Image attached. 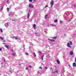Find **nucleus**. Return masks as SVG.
Segmentation results:
<instances>
[{
  "label": "nucleus",
  "instance_id": "f257e3e1",
  "mask_svg": "<svg viewBox=\"0 0 76 76\" xmlns=\"http://www.w3.org/2000/svg\"><path fill=\"white\" fill-rule=\"evenodd\" d=\"M67 47H69V48H72V46H70V43H69V42H68L67 45Z\"/></svg>",
  "mask_w": 76,
  "mask_h": 76
},
{
  "label": "nucleus",
  "instance_id": "f03ea898",
  "mask_svg": "<svg viewBox=\"0 0 76 76\" xmlns=\"http://www.w3.org/2000/svg\"><path fill=\"white\" fill-rule=\"evenodd\" d=\"M50 4H51V7H52L53 6V4H54V2L53 1V0L51 1Z\"/></svg>",
  "mask_w": 76,
  "mask_h": 76
},
{
  "label": "nucleus",
  "instance_id": "7ed1b4c3",
  "mask_svg": "<svg viewBox=\"0 0 76 76\" xmlns=\"http://www.w3.org/2000/svg\"><path fill=\"white\" fill-rule=\"evenodd\" d=\"M73 66L74 67H76V63H74L73 64Z\"/></svg>",
  "mask_w": 76,
  "mask_h": 76
},
{
  "label": "nucleus",
  "instance_id": "20e7f679",
  "mask_svg": "<svg viewBox=\"0 0 76 76\" xmlns=\"http://www.w3.org/2000/svg\"><path fill=\"white\" fill-rule=\"evenodd\" d=\"M33 27L34 28V29H35V27H36V25L34 24L33 25Z\"/></svg>",
  "mask_w": 76,
  "mask_h": 76
},
{
  "label": "nucleus",
  "instance_id": "39448f33",
  "mask_svg": "<svg viewBox=\"0 0 76 76\" xmlns=\"http://www.w3.org/2000/svg\"><path fill=\"white\" fill-rule=\"evenodd\" d=\"M70 55H73V52L71 51L70 52Z\"/></svg>",
  "mask_w": 76,
  "mask_h": 76
},
{
  "label": "nucleus",
  "instance_id": "423d86ee",
  "mask_svg": "<svg viewBox=\"0 0 76 76\" xmlns=\"http://www.w3.org/2000/svg\"><path fill=\"white\" fill-rule=\"evenodd\" d=\"M5 47L9 49V47L8 46H7V45H4Z\"/></svg>",
  "mask_w": 76,
  "mask_h": 76
},
{
  "label": "nucleus",
  "instance_id": "0eeeda50",
  "mask_svg": "<svg viewBox=\"0 0 76 76\" xmlns=\"http://www.w3.org/2000/svg\"><path fill=\"white\" fill-rule=\"evenodd\" d=\"M13 38H15V39H19L18 37H13Z\"/></svg>",
  "mask_w": 76,
  "mask_h": 76
},
{
  "label": "nucleus",
  "instance_id": "6e6552de",
  "mask_svg": "<svg viewBox=\"0 0 76 76\" xmlns=\"http://www.w3.org/2000/svg\"><path fill=\"white\" fill-rule=\"evenodd\" d=\"M48 15H45V19H47V16H48Z\"/></svg>",
  "mask_w": 76,
  "mask_h": 76
},
{
  "label": "nucleus",
  "instance_id": "1a4fd4ad",
  "mask_svg": "<svg viewBox=\"0 0 76 76\" xmlns=\"http://www.w3.org/2000/svg\"><path fill=\"white\" fill-rule=\"evenodd\" d=\"M56 61L58 64H60V61H58V60H56Z\"/></svg>",
  "mask_w": 76,
  "mask_h": 76
},
{
  "label": "nucleus",
  "instance_id": "9d476101",
  "mask_svg": "<svg viewBox=\"0 0 76 76\" xmlns=\"http://www.w3.org/2000/svg\"><path fill=\"white\" fill-rule=\"evenodd\" d=\"M29 18V13H28L27 18L28 19Z\"/></svg>",
  "mask_w": 76,
  "mask_h": 76
},
{
  "label": "nucleus",
  "instance_id": "9b49d317",
  "mask_svg": "<svg viewBox=\"0 0 76 76\" xmlns=\"http://www.w3.org/2000/svg\"><path fill=\"white\" fill-rule=\"evenodd\" d=\"M69 43L70 44V45H72L73 43H72V42L70 41L69 42Z\"/></svg>",
  "mask_w": 76,
  "mask_h": 76
},
{
  "label": "nucleus",
  "instance_id": "f8f14e48",
  "mask_svg": "<svg viewBox=\"0 0 76 76\" xmlns=\"http://www.w3.org/2000/svg\"><path fill=\"white\" fill-rule=\"evenodd\" d=\"M12 55H13V56H15V53H12Z\"/></svg>",
  "mask_w": 76,
  "mask_h": 76
},
{
  "label": "nucleus",
  "instance_id": "ddd939ff",
  "mask_svg": "<svg viewBox=\"0 0 76 76\" xmlns=\"http://www.w3.org/2000/svg\"><path fill=\"white\" fill-rule=\"evenodd\" d=\"M25 54L27 56H29V54H28V53H25Z\"/></svg>",
  "mask_w": 76,
  "mask_h": 76
},
{
  "label": "nucleus",
  "instance_id": "4468645a",
  "mask_svg": "<svg viewBox=\"0 0 76 76\" xmlns=\"http://www.w3.org/2000/svg\"><path fill=\"white\" fill-rule=\"evenodd\" d=\"M57 38V37H53L52 38V39H56Z\"/></svg>",
  "mask_w": 76,
  "mask_h": 76
},
{
  "label": "nucleus",
  "instance_id": "2eb2a0df",
  "mask_svg": "<svg viewBox=\"0 0 76 76\" xmlns=\"http://www.w3.org/2000/svg\"><path fill=\"white\" fill-rule=\"evenodd\" d=\"M32 5V4H30L29 5V7H31V6L32 5Z\"/></svg>",
  "mask_w": 76,
  "mask_h": 76
},
{
  "label": "nucleus",
  "instance_id": "dca6fc26",
  "mask_svg": "<svg viewBox=\"0 0 76 76\" xmlns=\"http://www.w3.org/2000/svg\"><path fill=\"white\" fill-rule=\"evenodd\" d=\"M51 41H52V42H54V41H55V40L54 39H51Z\"/></svg>",
  "mask_w": 76,
  "mask_h": 76
},
{
  "label": "nucleus",
  "instance_id": "f3484780",
  "mask_svg": "<svg viewBox=\"0 0 76 76\" xmlns=\"http://www.w3.org/2000/svg\"><path fill=\"white\" fill-rule=\"evenodd\" d=\"M55 73H58V71L57 70H55Z\"/></svg>",
  "mask_w": 76,
  "mask_h": 76
},
{
  "label": "nucleus",
  "instance_id": "a211bd4d",
  "mask_svg": "<svg viewBox=\"0 0 76 76\" xmlns=\"http://www.w3.org/2000/svg\"><path fill=\"white\" fill-rule=\"evenodd\" d=\"M55 22H57V20H54Z\"/></svg>",
  "mask_w": 76,
  "mask_h": 76
},
{
  "label": "nucleus",
  "instance_id": "6ab92c4d",
  "mask_svg": "<svg viewBox=\"0 0 76 76\" xmlns=\"http://www.w3.org/2000/svg\"><path fill=\"white\" fill-rule=\"evenodd\" d=\"M33 0H29V2H32V1Z\"/></svg>",
  "mask_w": 76,
  "mask_h": 76
},
{
  "label": "nucleus",
  "instance_id": "aec40b11",
  "mask_svg": "<svg viewBox=\"0 0 76 76\" xmlns=\"http://www.w3.org/2000/svg\"><path fill=\"white\" fill-rule=\"evenodd\" d=\"M0 38H1V39H2V40H3V39H3V38H2L1 37H0Z\"/></svg>",
  "mask_w": 76,
  "mask_h": 76
},
{
  "label": "nucleus",
  "instance_id": "412c9836",
  "mask_svg": "<svg viewBox=\"0 0 76 76\" xmlns=\"http://www.w3.org/2000/svg\"><path fill=\"white\" fill-rule=\"evenodd\" d=\"M7 10L8 11H9V8H7Z\"/></svg>",
  "mask_w": 76,
  "mask_h": 76
},
{
  "label": "nucleus",
  "instance_id": "4be33fe9",
  "mask_svg": "<svg viewBox=\"0 0 76 76\" xmlns=\"http://www.w3.org/2000/svg\"><path fill=\"white\" fill-rule=\"evenodd\" d=\"M39 69H42V67H40L39 68Z\"/></svg>",
  "mask_w": 76,
  "mask_h": 76
},
{
  "label": "nucleus",
  "instance_id": "5701e85b",
  "mask_svg": "<svg viewBox=\"0 0 76 76\" xmlns=\"http://www.w3.org/2000/svg\"><path fill=\"white\" fill-rule=\"evenodd\" d=\"M28 67H26V70H28Z\"/></svg>",
  "mask_w": 76,
  "mask_h": 76
},
{
  "label": "nucleus",
  "instance_id": "b1692460",
  "mask_svg": "<svg viewBox=\"0 0 76 76\" xmlns=\"http://www.w3.org/2000/svg\"><path fill=\"white\" fill-rule=\"evenodd\" d=\"M38 52L39 53H40V54H41V53H42L40 51H38Z\"/></svg>",
  "mask_w": 76,
  "mask_h": 76
},
{
  "label": "nucleus",
  "instance_id": "393cba45",
  "mask_svg": "<svg viewBox=\"0 0 76 76\" xmlns=\"http://www.w3.org/2000/svg\"><path fill=\"white\" fill-rule=\"evenodd\" d=\"M29 67L30 68H31L32 67V66L31 65L29 66Z\"/></svg>",
  "mask_w": 76,
  "mask_h": 76
},
{
  "label": "nucleus",
  "instance_id": "a878e982",
  "mask_svg": "<svg viewBox=\"0 0 76 76\" xmlns=\"http://www.w3.org/2000/svg\"><path fill=\"white\" fill-rule=\"evenodd\" d=\"M3 7H2V8H1V11L3 10Z\"/></svg>",
  "mask_w": 76,
  "mask_h": 76
},
{
  "label": "nucleus",
  "instance_id": "bb28decb",
  "mask_svg": "<svg viewBox=\"0 0 76 76\" xmlns=\"http://www.w3.org/2000/svg\"><path fill=\"white\" fill-rule=\"evenodd\" d=\"M45 69H48V67H45Z\"/></svg>",
  "mask_w": 76,
  "mask_h": 76
},
{
  "label": "nucleus",
  "instance_id": "cd10ccee",
  "mask_svg": "<svg viewBox=\"0 0 76 76\" xmlns=\"http://www.w3.org/2000/svg\"><path fill=\"white\" fill-rule=\"evenodd\" d=\"M31 8H33V7H34V6L31 5Z\"/></svg>",
  "mask_w": 76,
  "mask_h": 76
},
{
  "label": "nucleus",
  "instance_id": "c85d7f7f",
  "mask_svg": "<svg viewBox=\"0 0 76 76\" xmlns=\"http://www.w3.org/2000/svg\"><path fill=\"white\" fill-rule=\"evenodd\" d=\"M1 31L2 32H3V30H2V29H1Z\"/></svg>",
  "mask_w": 76,
  "mask_h": 76
},
{
  "label": "nucleus",
  "instance_id": "c756f323",
  "mask_svg": "<svg viewBox=\"0 0 76 76\" xmlns=\"http://www.w3.org/2000/svg\"><path fill=\"white\" fill-rule=\"evenodd\" d=\"M41 59H42V60H43V57H42V56Z\"/></svg>",
  "mask_w": 76,
  "mask_h": 76
},
{
  "label": "nucleus",
  "instance_id": "7c9ffc66",
  "mask_svg": "<svg viewBox=\"0 0 76 76\" xmlns=\"http://www.w3.org/2000/svg\"><path fill=\"white\" fill-rule=\"evenodd\" d=\"M50 69L51 70H52V69H53V68H52V67H50Z\"/></svg>",
  "mask_w": 76,
  "mask_h": 76
},
{
  "label": "nucleus",
  "instance_id": "2f4dec72",
  "mask_svg": "<svg viewBox=\"0 0 76 76\" xmlns=\"http://www.w3.org/2000/svg\"><path fill=\"white\" fill-rule=\"evenodd\" d=\"M52 73H53V74H55V73H56V72H52Z\"/></svg>",
  "mask_w": 76,
  "mask_h": 76
},
{
  "label": "nucleus",
  "instance_id": "473e14b6",
  "mask_svg": "<svg viewBox=\"0 0 76 76\" xmlns=\"http://www.w3.org/2000/svg\"><path fill=\"white\" fill-rule=\"evenodd\" d=\"M4 60L5 62H6V61L5 60V59L4 58Z\"/></svg>",
  "mask_w": 76,
  "mask_h": 76
},
{
  "label": "nucleus",
  "instance_id": "72a5a7b5",
  "mask_svg": "<svg viewBox=\"0 0 76 76\" xmlns=\"http://www.w3.org/2000/svg\"><path fill=\"white\" fill-rule=\"evenodd\" d=\"M3 44H4V45H6V43H3Z\"/></svg>",
  "mask_w": 76,
  "mask_h": 76
},
{
  "label": "nucleus",
  "instance_id": "f704fd0d",
  "mask_svg": "<svg viewBox=\"0 0 76 76\" xmlns=\"http://www.w3.org/2000/svg\"><path fill=\"white\" fill-rule=\"evenodd\" d=\"M74 7H75V8H76V5H74Z\"/></svg>",
  "mask_w": 76,
  "mask_h": 76
},
{
  "label": "nucleus",
  "instance_id": "c9c22d12",
  "mask_svg": "<svg viewBox=\"0 0 76 76\" xmlns=\"http://www.w3.org/2000/svg\"><path fill=\"white\" fill-rule=\"evenodd\" d=\"M34 56L35 57H36V54H35V53H34Z\"/></svg>",
  "mask_w": 76,
  "mask_h": 76
},
{
  "label": "nucleus",
  "instance_id": "e433bc0d",
  "mask_svg": "<svg viewBox=\"0 0 76 76\" xmlns=\"http://www.w3.org/2000/svg\"><path fill=\"white\" fill-rule=\"evenodd\" d=\"M60 23H63V22L61 21H60Z\"/></svg>",
  "mask_w": 76,
  "mask_h": 76
},
{
  "label": "nucleus",
  "instance_id": "4c0bfd02",
  "mask_svg": "<svg viewBox=\"0 0 76 76\" xmlns=\"http://www.w3.org/2000/svg\"><path fill=\"white\" fill-rule=\"evenodd\" d=\"M1 50H2V49L0 48V51H1Z\"/></svg>",
  "mask_w": 76,
  "mask_h": 76
},
{
  "label": "nucleus",
  "instance_id": "58836bf2",
  "mask_svg": "<svg viewBox=\"0 0 76 76\" xmlns=\"http://www.w3.org/2000/svg\"><path fill=\"white\" fill-rule=\"evenodd\" d=\"M48 40H49V41H51V39H48Z\"/></svg>",
  "mask_w": 76,
  "mask_h": 76
},
{
  "label": "nucleus",
  "instance_id": "ea45409f",
  "mask_svg": "<svg viewBox=\"0 0 76 76\" xmlns=\"http://www.w3.org/2000/svg\"><path fill=\"white\" fill-rule=\"evenodd\" d=\"M42 57H44V55H42Z\"/></svg>",
  "mask_w": 76,
  "mask_h": 76
},
{
  "label": "nucleus",
  "instance_id": "a19ab883",
  "mask_svg": "<svg viewBox=\"0 0 76 76\" xmlns=\"http://www.w3.org/2000/svg\"><path fill=\"white\" fill-rule=\"evenodd\" d=\"M9 0H7V2H9Z\"/></svg>",
  "mask_w": 76,
  "mask_h": 76
},
{
  "label": "nucleus",
  "instance_id": "79ce46f5",
  "mask_svg": "<svg viewBox=\"0 0 76 76\" xmlns=\"http://www.w3.org/2000/svg\"><path fill=\"white\" fill-rule=\"evenodd\" d=\"M70 21H71V20H68V22H70Z\"/></svg>",
  "mask_w": 76,
  "mask_h": 76
},
{
  "label": "nucleus",
  "instance_id": "37998d69",
  "mask_svg": "<svg viewBox=\"0 0 76 76\" xmlns=\"http://www.w3.org/2000/svg\"><path fill=\"white\" fill-rule=\"evenodd\" d=\"M55 68H57V67H56V66H55Z\"/></svg>",
  "mask_w": 76,
  "mask_h": 76
},
{
  "label": "nucleus",
  "instance_id": "c03bdc74",
  "mask_svg": "<svg viewBox=\"0 0 76 76\" xmlns=\"http://www.w3.org/2000/svg\"><path fill=\"white\" fill-rule=\"evenodd\" d=\"M47 7V6H46L45 7Z\"/></svg>",
  "mask_w": 76,
  "mask_h": 76
},
{
  "label": "nucleus",
  "instance_id": "a18cd8bd",
  "mask_svg": "<svg viewBox=\"0 0 76 76\" xmlns=\"http://www.w3.org/2000/svg\"><path fill=\"white\" fill-rule=\"evenodd\" d=\"M38 73H39V72L38 71Z\"/></svg>",
  "mask_w": 76,
  "mask_h": 76
},
{
  "label": "nucleus",
  "instance_id": "49530a36",
  "mask_svg": "<svg viewBox=\"0 0 76 76\" xmlns=\"http://www.w3.org/2000/svg\"><path fill=\"white\" fill-rule=\"evenodd\" d=\"M69 67H70V65H69Z\"/></svg>",
  "mask_w": 76,
  "mask_h": 76
},
{
  "label": "nucleus",
  "instance_id": "de8ad7c7",
  "mask_svg": "<svg viewBox=\"0 0 76 76\" xmlns=\"http://www.w3.org/2000/svg\"><path fill=\"white\" fill-rule=\"evenodd\" d=\"M35 0H34V1H35Z\"/></svg>",
  "mask_w": 76,
  "mask_h": 76
},
{
  "label": "nucleus",
  "instance_id": "09e8293b",
  "mask_svg": "<svg viewBox=\"0 0 76 76\" xmlns=\"http://www.w3.org/2000/svg\"><path fill=\"white\" fill-rule=\"evenodd\" d=\"M13 20V21H15L14 20Z\"/></svg>",
  "mask_w": 76,
  "mask_h": 76
},
{
  "label": "nucleus",
  "instance_id": "8fccbe9b",
  "mask_svg": "<svg viewBox=\"0 0 76 76\" xmlns=\"http://www.w3.org/2000/svg\"><path fill=\"white\" fill-rule=\"evenodd\" d=\"M3 41H4V42H5V41H4V40H3Z\"/></svg>",
  "mask_w": 76,
  "mask_h": 76
},
{
  "label": "nucleus",
  "instance_id": "3c124183",
  "mask_svg": "<svg viewBox=\"0 0 76 76\" xmlns=\"http://www.w3.org/2000/svg\"><path fill=\"white\" fill-rule=\"evenodd\" d=\"M35 34H37V33H35Z\"/></svg>",
  "mask_w": 76,
  "mask_h": 76
},
{
  "label": "nucleus",
  "instance_id": "603ef678",
  "mask_svg": "<svg viewBox=\"0 0 76 76\" xmlns=\"http://www.w3.org/2000/svg\"><path fill=\"white\" fill-rule=\"evenodd\" d=\"M12 50V51H14L13 50Z\"/></svg>",
  "mask_w": 76,
  "mask_h": 76
},
{
  "label": "nucleus",
  "instance_id": "864d4df0",
  "mask_svg": "<svg viewBox=\"0 0 76 76\" xmlns=\"http://www.w3.org/2000/svg\"><path fill=\"white\" fill-rule=\"evenodd\" d=\"M7 25H8V23H7Z\"/></svg>",
  "mask_w": 76,
  "mask_h": 76
},
{
  "label": "nucleus",
  "instance_id": "5fc2aeb1",
  "mask_svg": "<svg viewBox=\"0 0 76 76\" xmlns=\"http://www.w3.org/2000/svg\"><path fill=\"white\" fill-rule=\"evenodd\" d=\"M49 57H50V55H49Z\"/></svg>",
  "mask_w": 76,
  "mask_h": 76
},
{
  "label": "nucleus",
  "instance_id": "6e6d98bb",
  "mask_svg": "<svg viewBox=\"0 0 76 76\" xmlns=\"http://www.w3.org/2000/svg\"><path fill=\"white\" fill-rule=\"evenodd\" d=\"M29 12H30V10H29Z\"/></svg>",
  "mask_w": 76,
  "mask_h": 76
},
{
  "label": "nucleus",
  "instance_id": "4d7b16f0",
  "mask_svg": "<svg viewBox=\"0 0 76 76\" xmlns=\"http://www.w3.org/2000/svg\"><path fill=\"white\" fill-rule=\"evenodd\" d=\"M53 25V24H52V25Z\"/></svg>",
  "mask_w": 76,
  "mask_h": 76
},
{
  "label": "nucleus",
  "instance_id": "13d9d810",
  "mask_svg": "<svg viewBox=\"0 0 76 76\" xmlns=\"http://www.w3.org/2000/svg\"><path fill=\"white\" fill-rule=\"evenodd\" d=\"M19 39L20 40V39Z\"/></svg>",
  "mask_w": 76,
  "mask_h": 76
}]
</instances>
